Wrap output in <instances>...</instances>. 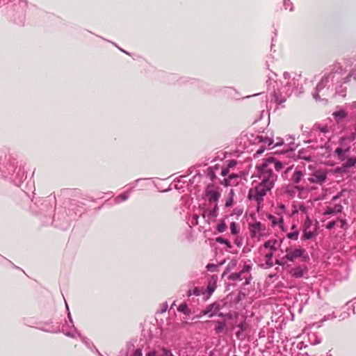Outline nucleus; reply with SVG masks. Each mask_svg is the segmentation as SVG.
<instances>
[{"mask_svg": "<svg viewBox=\"0 0 356 356\" xmlns=\"http://www.w3.org/2000/svg\"><path fill=\"white\" fill-rule=\"evenodd\" d=\"M256 168L261 182L250 189L248 197L250 201H255L257 203L259 211L264 196L273 188L277 178L276 172L283 168V163L270 157L260 165H257Z\"/></svg>", "mask_w": 356, "mask_h": 356, "instance_id": "f257e3e1", "label": "nucleus"}, {"mask_svg": "<svg viewBox=\"0 0 356 356\" xmlns=\"http://www.w3.org/2000/svg\"><path fill=\"white\" fill-rule=\"evenodd\" d=\"M309 139L305 141L310 144L314 150H321L316 156L328 158L331 155L332 148L330 144V130L327 125L316 123L308 134Z\"/></svg>", "mask_w": 356, "mask_h": 356, "instance_id": "f03ea898", "label": "nucleus"}, {"mask_svg": "<svg viewBox=\"0 0 356 356\" xmlns=\"http://www.w3.org/2000/svg\"><path fill=\"white\" fill-rule=\"evenodd\" d=\"M350 149V147L346 145H341L336 148L334 152L338 159L344 161L341 167L337 168V172H346L347 169L356 165V156H346L347 153L349 152Z\"/></svg>", "mask_w": 356, "mask_h": 356, "instance_id": "7ed1b4c3", "label": "nucleus"}, {"mask_svg": "<svg viewBox=\"0 0 356 356\" xmlns=\"http://www.w3.org/2000/svg\"><path fill=\"white\" fill-rule=\"evenodd\" d=\"M252 269V266L245 264L243 269L238 273H232L229 278L231 280H245V284H249L252 279L250 271Z\"/></svg>", "mask_w": 356, "mask_h": 356, "instance_id": "20e7f679", "label": "nucleus"}, {"mask_svg": "<svg viewBox=\"0 0 356 356\" xmlns=\"http://www.w3.org/2000/svg\"><path fill=\"white\" fill-rule=\"evenodd\" d=\"M327 173L325 170H317L310 174L307 180L310 183L322 185L327 179Z\"/></svg>", "mask_w": 356, "mask_h": 356, "instance_id": "39448f33", "label": "nucleus"}, {"mask_svg": "<svg viewBox=\"0 0 356 356\" xmlns=\"http://www.w3.org/2000/svg\"><path fill=\"white\" fill-rule=\"evenodd\" d=\"M305 252V250L303 248H296L294 250L286 248V254L283 259H286L289 261H293L300 257H302L305 260L307 257L304 256Z\"/></svg>", "mask_w": 356, "mask_h": 356, "instance_id": "423d86ee", "label": "nucleus"}, {"mask_svg": "<svg viewBox=\"0 0 356 356\" xmlns=\"http://www.w3.org/2000/svg\"><path fill=\"white\" fill-rule=\"evenodd\" d=\"M266 229V226L261 222H256L249 225V230L252 238H257L259 239L262 235V232H264Z\"/></svg>", "mask_w": 356, "mask_h": 356, "instance_id": "0eeeda50", "label": "nucleus"}, {"mask_svg": "<svg viewBox=\"0 0 356 356\" xmlns=\"http://www.w3.org/2000/svg\"><path fill=\"white\" fill-rule=\"evenodd\" d=\"M205 195L207 197L209 202H214L217 203L220 197V193L218 191V188L213 184H209L207 186L205 190Z\"/></svg>", "mask_w": 356, "mask_h": 356, "instance_id": "6e6552de", "label": "nucleus"}, {"mask_svg": "<svg viewBox=\"0 0 356 356\" xmlns=\"http://www.w3.org/2000/svg\"><path fill=\"white\" fill-rule=\"evenodd\" d=\"M280 146L283 147V148L281 151L282 153H286L289 151H293L297 147V145H296V143L293 141L290 142L288 144H286L284 142V140L282 138L277 137L275 139V140H274V143L273 145V149L276 147H280Z\"/></svg>", "mask_w": 356, "mask_h": 356, "instance_id": "1a4fd4ad", "label": "nucleus"}, {"mask_svg": "<svg viewBox=\"0 0 356 356\" xmlns=\"http://www.w3.org/2000/svg\"><path fill=\"white\" fill-rule=\"evenodd\" d=\"M312 150L313 149L310 147V145L307 148L300 149L298 152V158L308 162L313 161L315 155L312 152Z\"/></svg>", "mask_w": 356, "mask_h": 356, "instance_id": "9d476101", "label": "nucleus"}, {"mask_svg": "<svg viewBox=\"0 0 356 356\" xmlns=\"http://www.w3.org/2000/svg\"><path fill=\"white\" fill-rule=\"evenodd\" d=\"M256 140L259 143H262V145H266L268 149H273V145L274 143V139L271 136H268L266 134H262L260 136H257Z\"/></svg>", "mask_w": 356, "mask_h": 356, "instance_id": "9b49d317", "label": "nucleus"}, {"mask_svg": "<svg viewBox=\"0 0 356 356\" xmlns=\"http://www.w3.org/2000/svg\"><path fill=\"white\" fill-rule=\"evenodd\" d=\"M307 272V268L306 266H297L296 268H292L290 270V274L294 278L299 279L304 276L305 273Z\"/></svg>", "mask_w": 356, "mask_h": 356, "instance_id": "f8f14e48", "label": "nucleus"}, {"mask_svg": "<svg viewBox=\"0 0 356 356\" xmlns=\"http://www.w3.org/2000/svg\"><path fill=\"white\" fill-rule=\"evenodd\" d=\"M266 217L270 221L271 226L273 227L279 226L280 228L283 229L284 219L282 216L280 218H277L273 215L268 213L266 215Z\"/></svg>", "mask_w": 356, "mask_h": 356, "instance_id": "ddd939ff", "label": "nucleus"}, {"mask_svg": "<svg viewBox=\"0 0 356 356\" xmlns=\"http://www.w3.org/2000/svg\"><path fill=\"white\" fill-rule=\"evenodd\" d=\"M218 207L217 203H216L214 207L212 209L206 210L204 211L202 214L204 218L207 217L209 219L216 218L218 216Z\"/></svg>", "mask_w": 356, "mask_h": 356, "instance_id": "4468645a", "label": "nucleus"}, {"mask_svg": "<svg viewBox=\"0 0 356 356\" xmlns=\"http://www.w3.org/2000/svg\"><path fill=\"white\" fill-rule=\"evenodd\" d=\"M330 77H332V78L333 77V74L332 73H330L327 75L323 76L322 77L321 80L320 81V82L317 84V86L316 87V90L321 91V90H323L325 87L327 83H328L329 79Z\"/></svg>", "mask_w": 356, "mask_h": 356, "instance_id": "2eb2a0df", "label": "nucleus"}, {"mask_svg": "<svg viewBox=\"0 0 356 356\" xmlns=\"http://www.w3.org/2000/svg\"><path fill=\"white\" fill-rule=\"evenodd\" d=\"M318 235L317 228H315L314 231L310 230H303V234L302 236L301 239L302 241H306L311 239Z\"/></svg>", "mask_w": 356, "mask_h": 356, "instance_id": "dca6fc26", "label": "nucleus"}, {"mask_svg": "<svg viewBox=\"0 0 356 356\" xmlns=\"http://www.w3.org/2000/svg\"><path fill=\"white\" fill-rule=\"evenodd\" d=\"M303 174L302 171L296 170L291 176V181L294 184H298L302 179Z\"/></svg>", "mask_w": 356, "mask_h": 356, "instance_id": "f3484780", "label": "nucleus"}, {"mask_svg": "<svg viewBox=\"0 0 356 356\" xmlns=\"http://www.w3.org/2000/svg\"><path fill=\"white\" fill-rule=\"evenodd\" d=\"M220 170V166L216 164L214 166L209 167L207 170V175L211 181H213L216 177V171Z\"/></svg>", "mask_w": 356, "mask_h": 356, "instance_id": "a211bd4d", "label": "nucleus"}, {"mask_svg": "<svg viewBox=\"0 0 356 356\" xmlns=\"http://www.w3.org/2000/svg\"><path fill=\"white\" fill-rule=\"evenodd\" d=\"M332 115L337 122H339L347 116V113L344 110L340 109L339 111H334Z\"/></svg>", "mask_w": 356, "mask_h": 356, "instance_id": "6ab92c4d", "label": "nucleus"}, {"mask_svg": "<svg viewBox=\"0 0 356 356\" xmlns=\"http://www.w3.org/2000/svg\"><path fill=\"white\" fill-rule=\"evenodd\" d=\"M238 331L236 332V336L238 339H244L245 336L243 334V332L245 330V325L244 323H241L237 325Z\"/></svg>", "mask_w": 356, "mask_h": 356, "instance_id": "aec40b11", "label": "nucleus"}, {"mask_svg": "<svg viewBox=\"0 0 356 356\" xmlns=\"http://www.w3.org/2000/svg\"><path fill=\"white\" fill-rule=\"evenodd\" d=\"M207 309L211 310V312L209 313V317H213L217 314V312L220 310V307L218 304L213 303L209 305Z\"/></svg>", "mask_w": 356, "mask_h": 356, "instance_id": "412c9836", "label": "nucleus"}, {"mask_svg": "<svg viewBox=\"0 0 356 356\" xmlns=\"http://www.w3.org/2000/svg\"><path fill=\"white\" fill-rule=\"evenodd\" d=\"M134 186H133L132 188H131L128 191L125 192V193H123L122 194H120L119 196H118L115 199V202L117 203L120 202H123V201H125L127 200L129 197V194H130V192L132 190V188H134Z\"/></svg>", "mask_w": 356, "mask_h": 356, "instance_id": "4be33fe9", "label": "nucleus"}, {"mask_svg": "<svg viewBox=\"0 0 356 356\" xmlns=\"http://www.w3.org/2000/svg\"><path fill=\"white\" fill-rule=\"evenodd\" d=\"M277 243V241L273 240H268L266 241L264 244V247L265 248H270L271 250V252H274L276 250L275 244Z\"/></svg>", "mask_w": 356, "mask_h": 356, "instance_id": "5701e85b", "label": "nucleus"}, {"mask_svg": "<svg viewBox=\"0 0 356 356\" xmlns=\"http://www.w3.org/2000/svg\"><path fill=\"white\" fill-rule=\"evenodd\" d=\"M351 80H353V81H356V70H352L348 74V76L343 79V83H347L351 81Z\"/></svg>", "mask_w": 356, "mask_h": 356, "instance_id": "b1692460", "label": "nucleus"}, {"mask_svg": "<svg viewBox=\"0 0 356 356\" xmlns=\"http://www.w3.org/2000/svg\"><path fill=\"white\" fill-rule=\"evenodd\" d=\"M273 256V252H270L266 254L265 257L266 268H271L273 266V263L272 261Z\"/></svg>", "mask_w": 356, "mask_h": 356, "instance_id": "393cba45", "label": "nucleus"}, {"mask_svg": "<svg viewBox=\"0 0 356 356\" xmlns=\"http://www.w3.org/2000/svg\"><path fill=\"white\" fill-rule=\"evenodd\" d=\"M225 323L223 321H218L216 322V325L215 327V332L216 334H219L222 332L225 329Z\"/></svg>", "mask_w": 356, "mask_h": 356, "instance_id": "a878e982", "label": "nucleus"}, {"mask_svg": "<svg viewBox=\"0 0 356 356\" xmlns=\"http://www.w3.org/2000/svg\"><path fill=\"white\" fill-rule=\"evenodd\" d=\"M177 309L179 312H182L186 315H188L190 314V310L188 308L187 305L185 303L181 304Z\"/></svg>", "mask_w": 356, "mask_h": 356, "instance_id": "bb28decb", "label": "nucleus"}, {"mask_svg": "<svg viewBox=\"0 0 356 356\" xmlns=\"http://www.w3.org/2000/svg\"><path fill=\"white\" fill-rule=\"evenodd\" d=\"M216 242L220 244H225L229 248H231L232 247L231 243L228 240L223 238L222 237H217L216 238Z\"/></svg>", "mask_w": 356, "mask_h": 356, "instance_id": "cd10ccee", "label": "nucleus"}, {"mask_svg": "<svg viewBox=\"0 0 356 356\" xmlns=\"http://www.w3.org/2000/svg\"><path fill=\"white\" fill-rule=\"evenodd\" d=\"M341 206L335 207V209H333L332 208H327L325 211L324 215H330V214L334 213V212H339V211H341Z\"/></svg>", "mask_w": 356, "mask_h": 356, "instance_id": "c85d7f7f", "label": "nucleus"}, {"mask_svg": "<svg viewBox=\"0 0 356 356\" xmlns=\"http://www.w3.org/2000/svg\"><path fill=\"white\" fill-rule=\"evenodd\" d=\"M227 227L226 223L224 221L220 222L219 224H218L216 227V229L218 232L222 233L226 231Z\"/></svg>", "mask_w": 356, "mask_h": 356, "instance_id": "c756f323", "label": "nucleus"}, {"mask_svg": "<svg viewBox=\"0 0 356 356\" xmlns=\"http://www.w3.org/2000/svg\"><path fill=\"white\" fill-rule=\"evenodd\" d=\"M312 224V220L309 219V216H307L306 219L303 224V230H309Z\"/></svg>", "mask_w": 356, "mask_h": 356, "instance_id": "7c9ffc66", "label": "nucleus"}, {"mask_svg": "<svg viewBox=\"0 0 356 356\" xmlns=\"http://www.w3.org/2000/svg\"><path fill=\"white\" fill-rule=\"evenodd\" d=\"M299 232L295 230L294 232H290L287 234V238L291 240H297L298 238Z\"/></svg>", "mask_w": 356, "mask_h": 356, "instance_id": "2f4dec72", "label": "nucleus"}, {"mask_svg": "<svg viewBox=\"0 0 356 356\" xmlns=\"http://www.w3.org/2000/svg\"><path fill=\"white\" fill-rule=\"evenodd\" d=\"M337 227H341V229L346 230L347 229V223L345 220L338 219L337 220Z\"/></svg>", "mask_w": 356, "mask_h": 356, "instance_id": "473e14b6", "label": "nucleus"}, {"mask_svg": "<svg viewBox=\"0 0 356 356\" xmlns=\"http://www.w3.org/2000/svg\"><path fill=\"white\" fill-rule=\"evenodd\" d=\"M200 293H201V291L198 288L195 287L193 290L188 291L187 294H188V296H189V297L193 295L198 296L200 295Z\"/></svg>", "mask_w": 356, "mask_h": 356, "instance_id": "72a5a7b5", "label": "nucleus"}, {"mask_svg": "<svg viewBox=\"0 0 356 356\" xmlns=\"http://www.w3.org/2000/svg\"><path fill=\"white\" fill-rule=\"evenodd\" d=\"M230 231L232 235H236L238 233V230L237 229L236 223L234 222H231L230 224Z\"/></svg>", "mask_w": 356, "mask_h": 356, "instance_id": "f704fd0d", "label": "nucleus"}, {"mask_svg": "<svg viewBox=\"0 0 356 356\" xmlns=\"http://www.w3.org/2000/svg\"><path fill=\"white\" fill-rule=\"evenodd\" d=\"M337 317V316L335 314V313L332 312V314L325 315L323 317L322 321H327V320L334 319V318H336Z\"/></svg>", "mask_w": 356, "mask_h": 356, "instance_id": "c9c22d12", "label": "nucleus"}, {"mask_svg": "<svg viewBox=\"0 0 356 356\" xmlns=\"http://www.w3.org/2000/svg\"><path fill=\"white\" fill-rule=\"evenodd\" d=\"M284 6L285 9H289V10H293L292 3L290 0H284Z\"/></svg>", "mask_w": 356, "mask_h": 356, "instance_id": "e433bc0d", "label": "nucleus"}, {"mask_svg": "<svg viewBox=\"0 0 356 356\" xmlns=\"http://www.w3.org/2000/svg\"><path fill=\"white\" fill-rule=\"evenodd\" d=\"M215 289H216L215 284H211V282H209L207 286V290H208L209 294V295L212 294L213 293V291H215Z\"/></svg>", "mask_w": 356, "mask_h": 356, "instance_id": "4c0bfd02", "label": "nucleus"}, {"mask_svg": "<svg viewBox=\"0 0 356 356\" xmlns=\"http://www.w3.org/2000/svg\"><path fill=\"white\" fill-rule=\"evenodd\" d=\"M268 147L266 146V145H261L257 151H256V153H255V156H258L259 155H261L264 151L266 149H267Z\"/></svg>", "mask_w": 356, "mask_h": 356, "instance_id": "58836bf2", "label": "nucleus"}, {"mask_svg": "<svg viewBox=\"0 0 356 356\" xmlns=\"http://www.w3.org/2000/svg\"><path fill=\"white\" fill-rule=\"evenodd\" d=\"M337 225V220L335 221H330L327 225H326V228L327 229H332V228H334L335 226Z\"/></svg>", "mask_w": 356, "mask_h": 356, "instance_id": "ea45409f", "label": "nucleus"}, {"mask_svg": "<svg viewBox=\"0 0 356 356\" xmlns=\"http://www.w3.org/2000/svg\"><path fill=\"white\" fill-rule=\"evenodd\" d=\"M299 211H301L302 213H307V208L304 204H301L299 205Z\"/></svg>", "mask_w": 356, "mask_h": 356, "instance_id": "a19ab883", "label": "nucleus"}, {"mask_svg": "<svg viewBox=\"0 0 356 356\" xmlns=\"http://www.w3.org/2000/svg\"><path fill=\"white\" fill-rule=\"evenodd\" d=\"M274 96H275V101L280 104L285 102V100H286L285 97H279L277 94L275 92L274 94Z\"/></svg>", "mask_w": 356, "mask_h": 356, "instance_id": "79ce46f5", "label": "nucleus"}, {"mask_svg": "<svg viewBox=\"0 0 356 356\" xmlns=\"http://www.w3.org/2000/svg\"><path fill=\"white\" fill-rule=\"evenodd\" d=\"M216 268V265H215L213 264H209L207 266V269L209 271H213Z\"/></svg>", "mask_w": 356, "mask_h": 356, "instance_id": "37998d69", "label": "nucleus"}, {"mask_svg": "<svg viewBox=\"0 0 356 356\" xmlns=\"http://www.w3.org/2000/svg\"><path fill=\"white\" fill-rule=\"evenodd\" d=\"M9 17H10V20L14 21L15 23L20 22V16L19 15L18 16L17 19H16L15 15H11V14H9Z\"/></svg>", "mask_w": 356, "mask_h": 356, "instance_id": "c03bdc74", "label": "nucleus"}, {"mask_svg": "<svg viewBox=\"0 0 356 356\" xmlns=\"http://www.w3.org/2000/svg\"><path fill=\"white\" fill-rule=\"evenodd\" d=\"M229 172V168H224L221 169L220 174L222 176H226Z\"/></svg>", "mask_w": 356, "mask_h": 356, "instance_id": "a18cd8bd", "label": "nucleus"}, {"mask_svg": "<svg viewBox=\"0 0 356 356\" xmlns=\"http://www.w3.org/2000/svg\"><path fill=\"white\" fill-rule=\"evenodd\" d=\"M319 92L320 91H317L316 88L315 91L312 94L314 99H316V101L320 99V97H319V95H318Z\"/></svg>", "mask_w": 356, "mask_h": 356, "instance_id": "49530a36", "label": "nucleus"}, {"mask_svg": "<svg viewBox=\"0 0 356 356\" xmlns=\"http://www.w3.org/2000/svg\"><path fill=\"white\" fill-rule=\"evenodd\" d=\"M349 316V313L343 312L341 315L338 316L340 320H343Z\"/></svg>", "mask_w": 356, "mask_h": 356, "instance_id": "de8ad7c7", "label": "nucleus"}, {"mask_svg": "<svg viewBox=\"0 0 356 356\" xmlns=\"http://www.w3.org/2000/svg\"><path fill=\"white\" fill-rule=\"evenodd\" d=\"M168 305L167 302H165L162 305V307L161 309V313H164L168 309Z\"/></svg>", "mask_w": 356, "mask_h": 356, "instance_id": "09e8293b", "label": "nucleus"}, {"mask_svg": "<svg viewBox=\"0 0 356 356\" xmlns=\"http://www.w3.org/2000/svg\"><path fill=\"white\" fill-rule=\"evenodd\" d=\"M232 202H233L232 197H230L229 199H227L226 200V202H225V207H230L232 204Z\"/></svg>", "mask_w": 356, "mask_h": 356, "instance_id": "8fccbe9b", "label": "nucleus"}, {"mask_svg": "<svg viewBox=\"0 0 356 356\" xmlns=\"http://www.w3.org/2000/svg\"><path fill=\"white\" fill-rule=\"evenodd\" d=\"M296 84L294 79L286 83V87L292 88Z\"/></svg>", "mask_w": 356, "mask_h": 356, "instance_id": "3c124183", "label": "nucleus"}, {"mask_svg": "<svg viewBox=\"0 0 356 356\" xmlns=\"http://www.w3.org/2000/svg\"><path fill=\"white\" fill-rule=\"evenodd\" d=\"M82 341L87 346L89 347V345H90V341L89 339L85 338V337H83L82 338Z\"/></svg>", "mask_w": 356, "mask_h": 356, "instance_id": "603ef678", "label": "nucleus"}, {"mask_svg": "<svg viewBox=\"0 0 356 356\" xmlns=\"http://www.w3.org/2000/svg\"><path fill=\"white\" fill-rule=\"evenodd\" d=\"M210 312H211L210 309H206L204 310H202L201 313H202V315H208L209 316V313Z\"/></svg>", "mask_w": 356, "mask_h": 356, "instance_id": "864d4df0", "label": "nucleus"}, {"mask_svg": "<svg viewBox=\"0 0 356 356\" xmlns=\"http://www.w3.org/2000/svg\"><path fill=\"white\" fill-rule=\"evenodd\" d=\"M198 218H199V216L198 215H197V214L193 215V219L195 220V225H197L198 224Z\"/></svg>", "mask_w": 356, "mask_h": 356, "instance_id": "5fc2aeb1", "label": "nucleus"}, {"mask_svg": "<svg viewBox=\"0 0 356 356\" xmlns=\"http://www.w3.org/2000/svg\"><path fill=\"white\" fill-rule=\"evenodd\" d=\"M283 76L285 80H288L290 78V74L288 72H284Z\"/></svg>", "mask_w": 356, "mask_h": 356, "instance_id": "6e6d98bb", "label": "nucleus"}, {"mask_svg": "<svg viewBox=\"0 0 356 356\" xmlns=\"http://www.w3.org/2000/svg\"><path fill=\"white\" fill-rule=\"evenodd\" d=\"M279 209L283 211H286V207L284 204H281L278 206Z\"/></svg>", "mask_w": 356, "mask_h": 356, "instance_id": "4d7b16f0", "label": "nucleus"}, {"mask_svg": "<svg viewBox=\"0 0 356 356\" xmlns=\"http://www.w3.org/2000/svg\"><path fill=\"white\" fill-rule=\"evenodd\" d=\"M8 262L11 265L13 268L20 269L18 266H15L11 261L8 260Z\"/></svg>", "mask_w": 356, "mask_h": 356, "instance_id": "13d9d810", "label": "nucleus"}, {"mask_svg": "<svg viewBox=\"0 0 356 356\" xmlns=\"http://www.w3.org/2000/svg\"><path fill=\"white\" fill-rule=\"evenodd\" d=\"M312 337H315V339H316L315 341H314L315 344H318L321 342V340L318 339L317 337L314 334H312Z\"/></svg>", "mask_w": 356, "mask_h": 356, "instance_id": "bf43d9fd", "label": "nucleus"}, {"mask_svg": "<svg viewBox=\"0 0 356 356\" xmlns=\"http://www.w3.org/2000/svg\"><path fill=\"white\" fill-rule=\"evenodd\" d=\"M295 188H296L297 190L300 191H303V190L305 189V188H304V187H302V186H295Z\"/></svg>", "mask_w": 356, "mask_h": 356, "instance_id": "052dcab7", "label": "nucleus"}, {"mask_svg": "<svg viewBox=\"0 0 356 356\" xmlns=\"http://www.w3.org/2000/svg\"><path fill=\"white\" fill-rule=\"evenodd\" d=\"M275 263L280 266H283L284 265V263L282 262V261H280V260H278L277 259Z\"/></svg>", "mask_w": 356, "mask_h": 356, "instance_id": "680f3d73", "label": "nucleus"}, {"mask_svg": "<svg viewBox=\"0 0 356 356\" xmlns=\"http://www.w3.org/2000/svg\"><path fill=\"white\" fill-rule=\"evenodd\" d=\"M224 184H225V186H228V185H229V180H228V179H224Z\"/></svg>", "mask_w": 356, "mask_h": 356, "instance_id": "e2e57ef3", "label": "nucleus"}, {"mask_svg": "<svg viewBox=\"0 0 356 356\" xmlns=\"http://www.w3.org/2000/svg\"><path fill=\"white\" fill-rule=\"evenodd\" d=\"M234 164H235V161H232L229 163V165H228V167H227V168L231 167V166L234 165Z\"/></svg>", "mask_w": 356, "mask_h": 356, "instance_id": "0e129e2a", "label": "nucleus"}, {"mask_svg": "<svg viewBox=\"0 0 356 356\" xmlns=\"http://www.w3.org/2000/svg\"><path fill=\"white\" fill-rule=\"evenodd\" d=\"M67 316H68L70 321L72 323V319L71 314L70 312H68Z\"/></svg>", "mask_w": 356, "mask_h": 356, "instance_id": "69168bd1", "label": "nucleus"}, {"mask_svg": "<svg viewBox=\"0 0 356 356\" xmlns=\"http://www.w3.org/2000/svg\"><path fill=\"white\" fill-rule=\"evenodd\" d=\"M291 229L296 230V225H292Z\"/></svg>", "mask_w": 356, "mask_h": 356, "instance_id": "338daca9", "label": "nucleus"}, {"mask_svg": "<svg viewBox=\"0 0 356 356\" xmlns=\"http://www.w3.org/2000/svg\"><path fill=\"white\" fill-rule=\"evenodd\" d=\"M353 135H356V126H355V132L353 133Z\"/></svg>", "mask_w": 356, "mask_h": 356, "instance_id": "774afa93", "label": "nucleus"}]
</instances>
